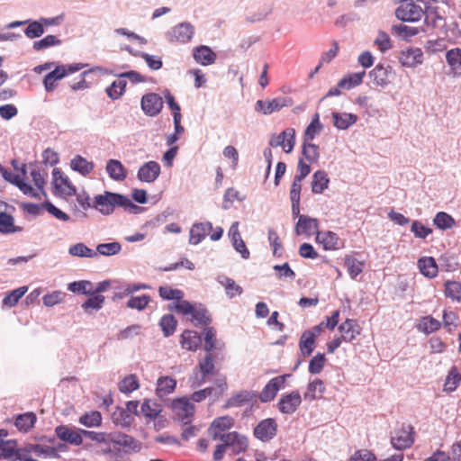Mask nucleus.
Listing matches in <instances>:
<instances>
[{"label": "nucleus", "mask_w": 461, "mask_h": 461, "mask_svg": "<svg viewBox=\"0 0 461 461\" xmlns=\"http://www.w3.org/2000/svg\"><path fill=\"white\" fill-rule=\"evenodd\" d=\"M25 449L28 450L29 454H35L37 456L41 457H47V456H52L56 455V451L52 447L45 446V445H40V444H30L25 447Z\"/></svg>", "instance_id": "nucleus-52"}, {"label": "nucleus", "mask_w": 461, "mask_h": 461, "mask_svg": "<svg viewBox=\"0 0 461 461\" xmlns=\"http://www.w3.org/2000/svg\"><path fill=\"white\" fill-rule=\"evenodd\" d=\"M330 184L328 174L323 170H318L312 175V192L316 194H322Z\"/></svg>", "instance_id": "nucleus-35"}, {"label": "nucleus", "mask_w": 461, "mask_h": 461, "mask_svg": "<svg viewBox=\"0 0 461 461\" xmlns=\"http://www.w3.org/2000/svg\"><path fill=\"white\" fill-rule=\"evenodd\" d=\"M79 422L88 428L99 427L102 424V415L97 411L86 412L79 418Z\"/></svg>", "instance_id": "nucleus-53"}, {"label": "nucleus", "mask_w": 461, "mask_h": 461, "mask_svg": "<svg viewBox=\"0 0 461 461\" xmlns=\"http://www.w3.org/2000/svg\"><path fill=\"white\" fill-rule=\"evenodd\" d=\"M194 33L193 25L188 23H181L171 29L167 34L171 43H186L191 41Z\"/></svg>", "instance_id": "nucleus-7"}, {"label": "nucleus", "mask_w": 461, "mask_h": 461, "mask_svg": "<svg viewBox=\"0 0 461 461\" xmlns=\"http://www.w3.org/2000/svg\"><path fill=\"white\" fill-rule=\"evenodd\" d=\"M27 291V286H21L17 289L11 291L5 296L3 303L8 307L15 306L18 303L19 300L25 294Z\"/></svg>", "instance_id": "nucleus-54"}, {"label": "nucleus", "mask_w": 461, "mask_h": 461, "mask_svg": "<svg viewBox=\"0 0 461 461\" xmlns=\"http://www.w3.org/2000/svg\"><path fill=\"white\" fill-rule=\"evenodd\" d=\"M68 290L77 294H92L93 284L87 280L75 281L68 285Z\"/></svg>", "instance_id": "nucleus-61"}, {"label": "nucleus", "mask_w": 461, "mask_h": 461, "mask_svg": "<svg viewBox=\"0 0 461 461\" xmlns=\"http://www.w3.org/2000/svg\"><path fill=\"white\" fill-rule=\"evenodd\" d=\"M212 225L209 221L195 223L190 230L189 242L194 245L200 243L211 231Z\"/></svg>", "instance_id": "nucleus-22"}, {"label": "nucleus", "mask_w": 461, "mask_h": 461, "mask_svg": "<svg viewBox=\"0 0 461 461\" xmlns=\"http://www.w3.org/2000/svg\"><path fill=\"white\" fill-rule=\"evenodd\" d=\"M218 282L225 289V293L229 298H233L240 295L243 293V288L239 285L232 278L226 276H221Z\"/></svg>", "instance_id": "nucleus-38"}, {"label": "nucleus", "mask_w": 461, "mask_h": 461, "mask_svg": "<svg viewBox=\"0 0 461 461\" xmlns=\"http://www.w3.org/2000/svg\"><path fill=\"white\" fill-rule=\"evenodd\" d=\"M322 130V124L320 122L319 113H315L312 122L305 129L303 140L312 141L315 136Z\"/></svg>", "instance_id": "nucleus-45"}, {"label": "nucleus", "mask_w": 461, "mask_h": 461, "mask_svg": "<svg viewBox=\"0 0 461 461\" xmlns=\"http://www.w3.org/2000/svg\"><path fill=\"white\" fill-rule=\"evenodd\" d=\"M172 408L178 419L185 424L190 421L195 411L194 405L186 397L174 400L172 402Z\"/></svg>", "instance_id": "nucleus-10"}, {"label": "nucleus", "mask_w": 461, "mask_h": 461, "mask_svg": "<svg viewBox=\"0 0 461 461\" xmlns=\"http://www.w3.org/2000/svg\"><path fill=\"white\" fill-rule=\"evenodd\" d=\"M105 170L110 178L114 181L122 182L127 177V169L117 159H109L106 163Z\"/></svg>", "instance_id": "nucleus-24"}, {"label": "nucleus", "mask_w": 461, "mask_h": 461, "mask_svg": "<svg viewBox=\"0 0 461 461\" xmlns=\"http://www.w3.org/2000/svg\"><path fill=\"white\" fill-rule=\"evenodd\" d=\"M317 242L322 244L326 250H335L339 248V238L332 231H319L316 235Z\"/></svg>", "instance_id": "nucleus-29"}, {"label": "nucleus", "mask_w": 461, "mask_h": 461, "mask_svg": "<svg viewBox=\"0 0 461 461\" xmlns=\"http://www.w3.org/2000/svg\"><path fill=\"white\" fill-rule=\"evenodd\" d=\"M201 342V337L196 331L186 330L181 334L180 344L184 349L195 351Z\"/></svg>", "instance_id": "nucleus-28"}, {"label": "nucleus", "mask_w": 461, "mask_h": 461, "mask_svg": "<svg viewBox=\"0 0 461 461\" xmlns=\"http://www.w3.org/2000/svg\"><path fill=\"white\" fill-rule=\"evenodd\" d=\"M141 413L149 419H156L161 412V406L155 401L146 399L141 404Z\"/></svg>", "instance_id": "nucleus-46"}, {"label": "nucleus", "mask_w": 461, "mask_h": 461, "mask_svg": "<svg viewBox=\"0 0 461 461\" xmlns=\"http://www.w3.org/2000/svg\"><path fill=\"white\" fill-rule=\"evenodd\" d=\"M194 59L197 63L208 66L214 63L216 54L207 46H200L194 50Z\"/></svg>", "instance_id": "nucleus-34"}, {"label": "nucleus", "mask_w": 461, "mask_h": 461, "mask_svg": "<svg viewBox=\"0 0 461 461\" xmlns=\"http://www.w3.org/2000/svg\"><path fill=\"white\" fill-rule=\"evenodd\" d=\"M0 457L3 456L9 461H20L26 449L25 447L18 448L15 440H4L0 438Z\"/></svg>", "instance_id": "nucleus-15"}, {"label": "nucleus", "mask_w": 461, "mask_h": 461, "mask_svg": "<svg viewBox=\"0 0 461 461\" xmlns=\"http://www.w3.org/2000/svg\"><path fill=\"white\" fill-rule=\"evenodd\" d=\"M158 294L164 300H177V302H181L184 296V293L181 290L173 289L169 286H160Z\"/></svg>", "instance_id": "nucleus-64"}, {"label": "nucleus", "mask_w": 461, "mask_h": 461, "mask_svg": "<svg viewBox=\"0 0 461 461\" xmlns=\"http://www.w3.org/2000/svg\"><path fill=\"white\" fill-rule=\"evenodd\" d=\"M70 255L80 258H95L97 253L89 249L84 243H77L71 246L68 249Z\"/></svg>", "instance_id": "nucleus-57"}, {"label": "nucleus", "mask_w": 461, "mask_h": 461, "mask_svg": "<svg viewBox=\"0 0 461 461\" xmlns=\"http://www.w3.org/2000/svg\"><path fill=\"white\" fill-rule=\"evenodd\" d=\"M299 218L298 222L296 224L295 231L298 235L305 234L306 236H312L316 234L319 228V223L317 219H313L308 217L306 215L297 216Z\"/></svg>", "instance_id": "nucleus-19"}, {"label": "nucleus", "mask_w": 461, "mask_h": 461, "mask_svg": "<svg viewBox=\"0 0 461 461\" xmlns=\"http://www.w3.org/2000/svg\"><path fill=\"white\" fill-rule=\"evenodd\" d=\"M150 302V296L143 294L140 296H131L127 302V307L138 311L144 310Z\"/></svg>", "instance_id": "nucleus-63"}, {"label": "nucleus", "mask_w": 461, "mask_h": 461, "mask_svg": "<svg viewBox=\"0 0 461 461\" xmlns=\"http://www.w3.org/2000/svg\"><path fill=\"white\" fill-rule=\"evenodd\" d=\"M289 375H278L272 378L262 389L259 393V400L262 402H271L276 396L278 391L282 389Z\"/></svg>", "instance_id": "nucleus-9"}, {"label": "nucleus", "mask_w": 461, "mask_h": 461, "mask_svg": "<svg viewBox=\"0 0 461 461\" xmlns=\"http://www.w3.org/2000/svg\"><path fill=\"white\" fill-rule=\"evenodd\" d=\"M366 72L361 71L357 73H352L343 77L338 84L339 87L351 88L360 85L363 81Z\"/></svg>", "instance_id": "nucleus-51"}, {"label": "nucleus", "mask_w": 461, "mask_h": 461, "mask_svg": "<svg viewBox=\"0 0 461 461\" xmlns=\"http://www.w3.org/2000/svg\"><path fill=\"white\" fill-rule=\"evenodd\" d=\"M269 145L273 148L282 147L285 153H291L295 145L294 129L287 128L279 134L271 135Z\"/></svg>", "instance_id": "nucleus-5"}, {"label": "nucleus", "mask_w": 461, "mask_h": 461, "mask_svg": "<svg viewBox=\"0 0 461 461\" xmlns=\"http://www.w3.org/2000/svg\"><path fill=\"white\" fill-rule=\"evenodd\" d=\"M315 339L316 333L313 331L305 330L302 334L299 341V348L303 357H309L313 352L315 348Z\"/></svg>", "instance_id": "nucleus-33"}, {"label": "nucleus", "mask_w": 461, "mask_h": 461, "mask_svg": "<svg viewBox=\"0 0 461 461\" xmlns=\"http://www.w3.org/2000/svg\"><path fill=\"white\" fill-rule=\"evenodd\" d=\"M163 104L162 97L157 93H148L142 96L140 101L142 111L149 116L158 114L163 108Z\"/></svg>", "instance_id": "nucleus-11"}, {"label": "nucleus", "mask_w": 461, "mask_h": 461, "mask_svg": "<svg viewBox=\"0 0 461 461\" xmlns=\"http://www.w3.org/2000/svg\"><path fill=\"white\" fill-rule=\"evenodd\" d=\"M388 68L389 67L385 68L382 64H378L369 72V77L375 86H384L389 83Z\"/></svg>", "instance_id": "nucleus-37"}, {"label": "nucleus", "mask_w": 461, "mask_h": 461, "mask_svg": "<svg viewBox=\"0 0 461 461\" xmlns=\"http://www.w3.org/2000/svg\"><path fill=\"white\" fill-rule=\"evenodd\" d=\"M60 43L61 41L57 36L50 34L40 41H34L32 47L34 50L40 51Z\"/></svg>", "instance_id": "nucleus-62"}, {"label": "nucleus", "mask_w": 461, "mask_h": 461, "mask_svg": "<svg viewBox=\"0 0 461 461\" xmlns=\"http://www.w3.org/2000/svg\"><path fill=\"white\" fill-rule=\"evenodd\" d=\"M233 418L228 415L215 419L208 429L209 435L213 440L221 439L227 435L224 432L233 426Z\"/></svg>", "instance_id": "nucleus-13"}, {"label": "nucleus", "mask_w": 461, "mask_h": 461, "mask_svg": "<svg viewBox=\"0 0 461 461\" xmlns=\"http://www.w3.org/2000/svg\"><path fill=\"white\" fill-rule=\"evenodd\" d=\"M460 382H461V374L458 372V369L456 366H452L450 368V370L448 371V374L445 380L444 391L447 392V393L454 392L457 388Z\"/></svg>", "instance_id": "nucleus-44"}, {"label": "nucleus", "mask_w": 461, "mask_h": 461, "mask_svg": "<svg viewBox=\"0 0 461 461\" xmlns=\"http://www.w3.org/2000/svg\"><path fill=\"white\" fill-rule=\"evenodd\" d=\"M160 174V166L156 161H149L143 164L138 170V178L141 182L152 183Z\"/></svg>", "instance_id": "nucleus-18"}, {"label": "nucleus", "mask_w": 461, "mask_h": 461, "mask_svg": "<svg viewBox=\"0 0 461 461\" xmlns=\"http://www.w3.org/2000/svg\"><path fill=\"white\" fill-rule=\"evenodd\" d=\"M140 383L136 375H129L119 383V390L123 393H131L139 389Z\"/></svg>", "instance_id": "nucleus-47"}, {"label": "nucleus", "mask_w": 461, "mask_h": 461, "mask_svg": "<svg viewBox=\"0 0 461 461\" xmlns=\"http://www.w3.org/2000/svg\"><path fill=\"white\" fill-rule=\"evenodd\" d=\"M458 315L453 311L444 310L442 314V325L444 329L452 333L457 328Z\"/></svg>", "instance_id": "nucleus-50"}, {"label": "nucleus", "mask_w": 461, "mask_h": 461, "mask_svg": "<svg viewBox=\"0 0 461 461\" xmlns=\"http://www.w3.org/2000/svg\"><path fill=\"white\" fill-rule=\"evenodd\" d=\"M175 309L183 315H192L191 321L195 326H206L211 322V316L202 304H192L188 301L177 302Z\"/></svg>", "instance_id": "nucleus-2"}, {"label": "nucleus", "mask_w": 461, "mask_h": 461, "mask_svg": "<svg viewBox=\"0 0 461 461\" xmlns=\"http://www.w3.org/2000/svg\"><path fill=\"white\" fill-rule=\"evenodd\" d=\"M442 326L441 321L434 317L428 315L421 317L417 324V330L426 335H429L440 330Z\"/></svg>", "instance_id": "nucleus-31"}, {"label": "nucleus", "mask_w": 461, "mask_h": 461, "mask_svg": "<svg viewBox=\"0 0 461 461\" xmlns=\"http://www.w3.org/2000/svg\"><path fill=\"white\" fill-rule=\"evenodd\" d=\"M12 165L14 168L18 171V173L14 174L3 167V170L0 172L3 177L6 181L15 185L24 194L37 197V193L34 188H32L31 185L24 181L26 176V165L23 164L21 168H19L18 162L15 159L12 161Z\"/></svg>", "instance_id": "nucleus-3"}, {"label": "nucleus", "mask_w": 461, "mask_h": 461, "mask_svg": "<svg viewBox=\"0 0 461 461\" xmlns=\"http://www.w3.org/2000/svg\"><path fill=\"white\" fill-rule=\"evenodd\" d=\"M116 207H122L130 212H136L139 209L129 197L117 193L105 191L94 198L93 208L102 214L109 215L113 212Z\"/></svg>", "instance_id": "nucleus-1"}, {"label": "nucleus", "mask_w": 461, "mask_h": 461, "mask_svg": "<svg viewBox=\"0 0 461 461\" xmlns=\"http://www.w3.org/2000/svg\"><path fill=\"white\" fill-rule=\"evenodd\" d=\"M415 431L412 425L403 423L391 437V444L397 450L410 448L414 443Z\"/></svg>", "instance_id": "nucleus-4"}, {"label": "nucleus", "mask_w": 461, "mask_h": 461, "mask_svg": "<svg viewBox=\"0 0 461 461\" xmlns=\"http://www.w3.org/2000/svg\"><path fill=\"white\" fill-rule=\"evenodd\" d=\"M22 228L15 226L14 219L6 212H0V232L3 234H11L19 232Z\"/></svg>", "instance_id": "nucleus-42"}, {"label": "nucleus", "mask_w": 461, "mask_h": 461, "mask_svg": "<svg viewBox=\"0 0 461 461\" xmlns=\"http://www.w3.org/2000/svg\"><path fill=\"white\" fill-rule=\"evenodd\" d=\"M396 17L404 22L419 21L424 14L423 9L413 2L403 1L395 11Z\"/></svg>", "instance_id": "nucleus-6"}, {"label": "nucleus", "mask_w": 461, "mask_h": 461, "mask_svg": "<svg viewBox=\"0 0 461 461\" xmlns=\"http://www.w3.org/2000/svg\"><path fill=\"white\" fill-rule=\"evenodd\" d=\"M126 81L120 78L106 88L108 96L113 100L120 98L125 92Z\"/></svg>", "instance_id": "nucleus-58"}, {"label": "nucleus", "mask_w": 461, "mask_h": 461, "mask_svg": "<svg viewBox=\"0 0 461 461\" xmlns=\"http://www.w3.org/2000/svg\"><path fill=\"white\" fill-rule=\"evenodd\" d=\"M277 431V424L274 419L261 420L254 429V435L262 441H268Z\"/></svg>", "instance_id": "nucleus-16"}, {"label": "nucleus", "mask_w": 461, "mask_h": 461, "mask_svg": "<svg viewBox=\"0 0 461 461\" xmlns=\"http://www.w3.org/2000/svg\"><path fill=\"white\" fill-rule=\"evenodd\" d=\"M302 403V397L297 391L281 396L277 402V408L283 414L294 413Z\"/></svg>", "instance_id": "nucleus-12"}, {"label": "nucleus", "mask_w": 461, "mask_h": 461, "mask_svg": "<svg viewBox=\"0 0 461 461\" xmlns=\"http://www.w3.org/2000/svg\"><path fill=\"white\" fill-rule=\"evenodd\" d=\"M302 183L293 180L290 189V200L294 217L299 216Z\"/></svg>", "instance_id": "nucleus-39"}, {"label": "nucleus", "mask_w": 461, "mask_h": 461, "mask_svg": "<svg viewBox=\"0 0 461 461\" xmlns=\"http://www.w3.org/2000/svg\"><path fill=\"white\" fill-rule=\"evenodd\" d=\"M420 272L428 278H434L438 272V264L432 257H422L417 262Z\"/></svg>", "instance_id": "nucleus-27"}, {"label": "nucleus", "mask_w": 461, "mask_h": 461, "mask_svg": "<svg viewBox=\"0 0 461 461\" xmlns=\"http://www.w3.org/2000/svg\"><path fill=\"white\" fill-rule=\"evenodd\" d=\"M176 387V380L171 376H161L157 381L156 393L163 398L172 393Z\"/></svg>", "instance_id": "nucleus-32"}, {"label": "nucleus", "mask_w": 461, "mask_h": 461, "mask_svg": "<svg viewBox=\"0 0 461 461\" xmlns=\"http://www.w3.org/2000/svg\"><path fill=\"white\" fill-rule=\"evenodd\" d=\"M339 330L344 341L351 342L360 334L361 328L356 321L347 319L339 325Z\"/></svg>", "instance_id": "nucleus-21"}, {"label": "nucleus", "mask_w": 461, "mask_h": 461, "mask_svg": "<svg viewBox=\"0 0 461 461\" xmlns=\"http://www.w3.org/2000/svg\"><path fill=\"white\" fill-rule=\"evenodd\" d=\"M70 166L73 170L79 172L83 176H87L90 174L95 167L93 162L87 161L81 156H76L71 160Z\"/></svg>", "instance_id": "nucleus-43"}, {"label": "nucleus", "mask_w": 461, "mask_h": 461, "mask_svg": "<svg viewBox=\"0 0 461 461\" xmlns=\"http://www.w3.org/2000/svg\"><path fill=\"white\" fill-rule=\"evenodd\" d=\"M433 222L436 227L440 230L450 229L456 224L454 218L445 212H438L433 220Z\"/></svg>", "instance_id": "nucleus-56"}, {"label": "nucleus", "mask_w": 461, "mask_h": 461, "mask_svg": "<svg viewBox=\"0 0 461 461\" xmlns=\"http://www.w3.org/2000/svg\"><path fill=\"white\" fill-rule=\"evenodd\" d=\"M52 176L53 185L60 194L69 196L76 194V187L71 184L67 176H63V173L59 168L55 167L52 171Z\"/></svg>", "instance_id": "nucleus-17"}, {"label": "nucleus", "mask_w": 461, "mask_h": 461, "mask_svg": "<svg viewBox=\"0 0 461 461\" xmlns=\"http://www.w3.org/2000/svg\"><path fill=\"white\" fill-rule=\"evenodd\" d=\"M303 155L304 156L305 159L310 163H315L318 161L320 157L319 147L312 143V141L303 140Z\"/></svg>", "instance_id": "nucleus-55"}, {"label": "nucleus", "mask_w": 461, "mask_h": 461, "mask_svg": "<svg viewBox=\"0 0 461 461\" xmlns=\"http://www.w3.org/2000/svg\"><path fill=\"white\" fill-rule=\"evenodd\" d=\"M345 267L350 277L356 278L363 271L364 263L353 257H346Z\"/></svg>", "instance_id": "nucleus-59"}, {"label": "nucleus", "mask_w": 461, "mask_h": 461, "mask_svg": "<svg viewBox=\"0 0 461 461\" xmlns=\"http://www.w3.org/2000/svg\"><path fill=\"white\" fill-rule=\"evenodd\" d=\"M399 60L402 66L413 68L422 63L423 52L419 48L408 49L401 51Z\"/></svg>", "instance_id": "nucleus-20"}, {"label": "nucleus", "mask_w": 461, "mask_h": 461, "mask_svg": "<svg viewBox=\"0 0 461 461\" xmlns=\"http://www.w3.org/2000/svg\"><path fill=\"white\" fill-rule=\"evenodd\" d=\"M446 60L454 73L461 67V49L455 48L446 53Z\"/></svg>", "instance_id": "nucleus-60"}, {"label": "nucleus", "mask_w": 461, "mask_h": 461, "mask_svg": "<svg viewBox=\"0 0 461 461\" xmlns=\"http://www.w3.org/2000/svg\"><path fill=\"white\" fill-rule=\"evenodd\" d=\"M159 326L165 337L171 336L176 330L177 321L172 314L162 316L159 321Z\"/></svg>", "instance_id": "nucleus-49"}, {"label": "nucleus", "mask_w": 461, "mask_h": 461, "mask_svg": "<svg viewBox=\"0 0 461 461\" xmlns=\"http://www.w3.org/2000/svg\"><path fill=\"white\" fill-rule=\"evenodd\" d=\"M445 295L452 301H461V283L457 281H447L444 284Z\"/></svg>", "instance_id": "nucleus-48"}, {"label": "nucleus", "mask_w": 461, "mask_h": 461, "mask_svg": "<svg viewBox=\"0 0 461 461\" xmlns=\"http://www.w3.org/2000/svg\"><path fill=\"white\" fill-rule=\"evenodd\" d=\"M83 429H77L67 425H59L56 427L55 432L57 437L65 442L74 446H80L83 442Z\"/></svg>", "instance_id": "nucleus-14"}, {"label": "nucleus", "mask_w": 461, "mask_h": 461, "mask_svg": "<svg viewBox=\"0 0 461 461\" xmlns=\"http://www.w3.org/2000/svg\"><path fill=\"white\" fill-rule=\"evenodd\" d=\"M333 123L339 130H346L357 121V116L349 113H333Z\"/></svg>", "instance_id": "nucleus-36"}, {"label": "nucleus", "mask_w": 461, "mask_h": 461, "mask_svg": "<svg viewBox=\"0 0 461 461\" xmlns=\"http://www.w3.org/2000/svg\"><path fill=\"white\" fill-rule=\"evenodd\" d=\"M326 391L324 383L320 378H315L307 384L306 392L303 394L305 401L312 402L323 397Z\"/></svg>", "instance_id": "nucleus-23"}, {"label": "nucleus", "mask_w": 461, "mask_h": 461, "mask_svg": "<svg viewBox=\"0 0 461 461\" xmlns=\"http://www.w3.org/2000/svg\"><path fill=\"white\" fill-rule=\"evenodd\" d=\"M292 104V100L285 97H277L271 100H258L255 104V110L258 113L267 115L281 110L283 107L289 106Z\"/></svg>", "instance_id": "nucleus-8"}, {"label": "nucleus", "mask_w": 461, "mask_h": 461, "mask_svg": "<svg viewBox=\"0 0 461 461\" xmlns=\"http://www.w3.org/2000/svg\"><path fill=\"white\" fill-rule=\"evenodd\" d=\"M253 394L249 391H240L234 393L230 397L225 404L224 408L240 407L252 400Z\"/></svg>", "instance_id": "nucleus-40"}, {"label": "nucleus", "mask_w": 461, "mask_h": 461, "mask_svg": "<svg viewBox=\"0 0 461 461\" xmlns=\"http://www.w3.org/2000/svg\"><path fill=\"white\" fill-rule=\"evenodd\" d=\"M214 357L212 353H207L206 356L199 361L197 368L201 373V380L196 384V385H201L206 381V377L208 375H212L215 374V365H214Z\"/></svg>", "instance_id": "nucleus-25"}, {"label": "nucleus", "mask_w": 461, "mask_h": 461, "mask_svg": "<svg viewBox=\"0 0 461 461\" xmlns=\"http://www.w3.org/2000/svg\"><path fill=\"white\" fill-rule=\"evenodd\" d=\"M149 286L146 284L135 283L129 284L123 283L116 287V291L113 294V299H122L128 295H131L140 290L149 289Z\"/></svg>", "instance_id": "nucleus-30"}, {"label": "nucleus", "mask_w": 461, "mask_h": 461, "mask_svg": "<svg viewBox=\"0 0 461 461\" xmlns=\"http://www.w3.org/2000/svg\"><path fill=\"white\" fill-rule=\"evenodd\" d=\"M36 415L33 412L20 414L15 419V426L20 431H29L36 422Z\"/></svg>", "instance_id": "nucleus-41"}, {"label": "nucleus", "mask_w": 461, "mask_h": 461, "mask_svg": "<svg viewBox=\"0 0 461 461\" xmlns=\"http://www.w3.org/2000/svg\"><path fill=\"white\" fill-rule=\"evenodd\" d=\"M66 77L64 66H57L54 70L44 77L43 85L47 92H52L58 86V82Z\"/></svg>", "instance_id": "nucleus-26"}]
</instances>
